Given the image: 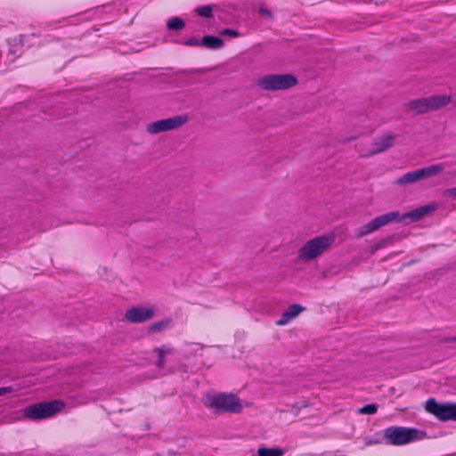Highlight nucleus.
<instances>
[{"label": "nucleus", "mask_w": 456, "mask_h": 456, "mask_svg": "<svg viewBox=\"0 0 456 456\" xmlns=\"http://www.w3.org/2000/svg\"><path fill=\"white\" fill-rule=\"evenodd\" d=\"M220 34L222 36H228L231 37H238L240 36V34L237 30H234L232 28H224L220 32Z\"/></svg>", "instance_id": "4be33fe9"}, {"label": "nucleus", "mask_w": 456, "mask_h": 456, "mask_svg": "<svg viewBox=\"0 0 456 456\" xmlns=\"http://www.w3.org/2000/svg\"><path fill=\"white\" fill-rule=\"evenodd\" d=\"M13 391V388L12 387H0V396L7 394V393H11Z\"/></svg>", "instance_id": "bb28decb"}, {"label": "nucleus", "mask_w": 456, "mask_h": 456, "mask_svg": "<svg viewBox=\"0 0 456 456\" xmlns=\"http://www.w3.org/2000/svg\"><path fill=\"white\" fill-rule=\"evenodd\" d=\"M443 196L445 198L456 199V187L446 189L443 191Z\"/></svg>", "instance_id": "5701e85b"}, {"label": "nucleus", "mask_w": 456, "mask_h": 456, "mask_svg": "<svg viewBox=\"0 0 456 456\" xmlns=\"http://www.w3.org/2000/svg\"><path fill=\"white\" fill-rule=\"evenodd\" d=\"M188 122L186 115H177L165 119H159L148 125L146 131L156 134L178 128Z\"/></svg>", "instance_id": "9d476101"}, {"label": "nucleus", "mask_w": 456, "mask_h": 456, "mask_svg": "<svg viewBox=\"0 0 456 456\" xmlns=\"http://www.w3.org/2000/svg\"><path fill=\"white\" fill-rule=\"evenodd\" d=\"M395 139V135L391 134H386L379 138L374 139L372 142L373 147L366 156H373L388 150L394 145Z\"/></svg>", "instance_id": "f8f14e48"}, {"label": "nucleus", "mask_w": 456, "mask_h": 456, "mask_svg": "<svg viewBox=\"0 0 456 456\" xmlns=\"http://www.w3.org/2000/svg\"><path fill=\"white\" fill-rule=\"evenodd\" d=\"M422 217H424V216L419 208H417L416 209H413L403 215H401L399 211H391L375 217L368 224L360 227L357 236L359 238L366 236L367 234L379 230L380 227L392 222L408 224L410 223L417 222Z\"/></svg>", "instance_id": "f257e3e1"}, {"label": "nucleus", "mask_w": 456, "mask_h": 456, "mask_svg": "<svg viewBox=\"0 0 456 456\" xmlns=\"http://www.w3.org/2000/svg\"><path fill=\"white\" fill-rule=\"evenodd\" d=\"M204 405L216 415L240 413L243 409L241 401L236 395L224 392L208 395L204 401Z\"/></svg>", "instance_id": "f03ea898"}, {"label": "nucleus", "mask_w": 456, "mask_h": 456, "mask_svg": "<svg viewBox=\"0 0 456 456\" xmlns=\"http://www.w3.org/2000/svg\"><path fill=\"white\" fill-rule=\"evenodd\" d=\"M195 12L198 15L206 17V18H211L213 17V8L211 5H203L197 7L195 9Z\"/></svg>", "instance_id": "6ab92c4d"}, {"label": "nucleus", "mask_w": 456, "mask_h": 456, "mask_svg": "<svg viewBox=\"0 0 456 456\" xmlns=\"http://www.w3.org/2000/svg\"><path fill=\"white\" fill-rule=\"evenodd\" d=\"M302 311H304V307L299 304L291 305L288 310L283 312L281 319L276 321V324L279 326H283L289 323L293 318L297 316Z\"/></svg>", "instance_id": "ddd939ff"}, {"label": "nucleus", "mask_w": 456, "mask_h": 456, "mask_svg": "<svg viewBox=\"0 0 456 456\" xmlns=\"http://www.w3.org/2000/svg\"><path fill=\"white\" fill-rule=\"evenodd\" d=\"M444 168L445 165L443 163L433 164L404 174L398 177L395 183L400 186H406L420 180L439 175L444 171Z\"/></svg>", "instance_id": "0eeeda50"}, {"label": "nucleus", "mask_w": 456, "mask_h": 456, "mask_svg": "<svg viewBox=\"0 0 456 456\" xmlns=\"http://www.w3.org/2000/svg\"><path fill=\"white\" fill-rule=\"evenodd\" d=\"M183 45H187V46H199V45H200V40H199L195 37H191V38L186 39L183 42Z\"/></svg>", "instance_id": "b1692460"}, {"label": "nucleus", "mask_w": 456, "mask_h": 456, "mask_svg": "<svg viewBox=\"0 0 456 456\" xmlns=\"http://www.w3.org/2000/svg\"><path fill=\"white\" fill-rule=\"evenodd\" d=\"M200 46H204L208 49H220L224 46V41L215 36H204L200 39Z\"/></svg>", "instance_id": "2eb2a0df"}, {"label": "nucleus", "mask_w": 456, "mask_h": 456, "mask_svg": "<svg viewBox=\"0 0 456 456\" xmlns=\"http://www.w3.org/2000/svg\"><path fill=\"white\" fill-rule=\"evenodd\" d=\"M153 353H155L157 356L155 365L157 368L161 369L166 364V356L172 354L174 353V349L167 346H161L159 347L154 348Z\"/></svg>", "instance_id": "4468645a"}, {"label": "nucleus", "mask_w": 456, "mask_h": 456, "mask_svg": "<svg viewBox=\"0 0 456 456\" xmlns=\"http://www.w3.org/2000/svg\"><path fill=\"white\" fill-rule=\"evenodd\" d=\"M297 84V77L292 74H268L259 77L256 85L262 90H286Z\"/></svg>", "instance_id": "423d86ee"}, {"label": "nucleus", "mask_w": 456, "mask_h": 456, "mask_svg": "<svg viewBox=\"0 0 456 456\" xmlns=\"http://www.w3.org/2000/svg\"><path fill=\"white\" fill-rule=\"evenodd\" d=\"M451 96L445 94L431 95L429 97L411 100L404 104V110L412 116L420 115L429 111L437 110L448 105Z\"/></svg>", "instance_id": "7ed1b4c3"}, {"label": "nucleus", "mask_w": 456, "mask_h": 456, "mask_svg": "<svg viewBox=\"0 0 456 456\" xmlns=\"http://www.w3.org/2000/svg\"><path fill=\"white\" fill-rule=\"evenodd\" d=\"M258 12H259V14H261V15H265V16H267L269 19H273V14H272L271 11H270V10H268V9H266V8H265V7H260V8L258 9Z\"/></svg>", "instance_id": "393cba45"}, {"label": "nucleus", "mask_w": 456, "mask_h": 456, "mask_svg": "<svg viewBox=\"0 0 456 456\" xmlns=\"http://www.w3.org/2000/svg\"><path fill=\"white\" fill-rule=\"evenodd\" d=\"M334 240L332 235L317 236L299 248L298 258L304 262L311 261L330 248Z\"/></svg>", "instance_id": "39448f33"}, {"label": "nucleus", "mask_w": 456, "mask_h": 456, "mask_svg": "<svg viewBox=\"0 0 456 456\" xmlns=\"http://www.w3.org/2000/svg\"><path fill=\"white\" fill-rule=\"evenodd\" d=\"M456 342V336L453 337H444L439 340V343H452Z\"/></svg>", "instance_id": "a878e982"}, {"label": "nucleus", "mask_w": 456, "mask_h": 456, "mask_svg": "<svg viewBox=\"0 0 456 456\" xmlns=\"http://www.w3.org/2000/svg\"><path fill=\"white\" fill-rule=\"evenodd\" d=\"M171 322L172 319L170 318H166L164 320L155 322L148 327V332L151 334L159 333L166 330L171 324Z\"/></svg>", "instance_id": "dca6fc26"}, {"label": "nucleus", "mask_w": 456, "mask_h": 456, "mask_svg": "<svg viewBox=\"0 0 456 456\" xmlns=\"http://www.w3.org/2000/svg\"><path fill=\"white\" fill-rule=\"evenodd\" d=\"M420 211L422 212L423 216H427L432 211H435L436 209V206L435 204H428L425 206L419 207Z\"/></svg>", "instance_id": "412c9836"}, {"label": "nucleus", "mask_w": 456, "mask_h": 456, "mask_svg": "<svg viewBox=\"0 0 456 456\" xmlns=\"http://www.w3.org/2000/svg\"><path fill=\"white\" fill-rule=\"evenodd\" d=\"M155 315L154 307L133 306L126 310L125 317L131 323H142L151 320Z\"/></svg>", "instance_id": "9b49d317"}, {"label": "nucleus", "mask_w": 456, "mask_h": 456, "mask_svg": "<svg viewBox=\"0 0 456 456\" xmlns=\"http://www.w3.org/2000/svg\"><path fill=\"white\" fill-rule=\"evenodd\" d=\"M425 410L441 421L456 420V403H438L435 398H429Z\"/></svg>", "instance_id": "6e6552de"}, {"label": "nucleus", "mask_w": 456, "mask_h": 456, "mask_svg": "<svg viewBox=\"0 0 456 456\" xmlns=\"http://www.w3.org/2000/svg\"><path fill=\"white\" fill-rule=\"evenodd\" d=\"M378 411V405L375 403L366 404L359 409V412L362 414H375Z\"/></svg>", "instance_id": "aec40b11"}, {"label": "nucleus", "mask_w": 456, "mask_h": 456, "mask_svg": "<svg viewBox=\"0 0 456 456\" xmlns=\"http://www.w3.org/2000/svg\"><path fill=\"white\" fill-rule=\"evenodd\" d=\"M419 430L413 428L389 427L384 430V437L393 445L408 444L419 438Z\"/></svg>", "instance_id": "1a4fd4ad"}, {"label": "nucleus", "mask_w": 456, "mask_h": 456, "mask_svg": "<svg viewBox=\"0 0 456 456\" xmlns=\"http://www.w3.org/2000/svg\"><path fill=\"white\" fill-rule=\"evenodd\" d=\"M184 27V20L179 17H173L167 22V28L168 30L179 31L183 29Z\"/></svg>", "instance_id": "a211bd4d"}, {"label": "nucleus", "mask_w": 456, "mask_h": 456, "mask_svg": "<svg viewBox=\"0 0 456 456\" xmlns=\"http://www.w3.org/2000/svg\"><path fill=\"white\" fill-rule=\"evenodd\" d=\"M64 406V403L61 400L33 403L24 408L23 418L30 420L47 419L60 412Z\"/></svg>", "instance_id": "20e7f679"}, {"label": "nucleus", "mask_w": 456, "mask_h": 456, "mask_svg": "<svg viewBox=\"0 0 456 456\" xmlns=\"http://www.w3.org/2000/svg\"><path fill=\"white\" fill-rule=\"evenodd\" d=\"M283 454L284 451L279 447H259L257 450V456H282Z\"/></svg>", "instance_id": "f3484780"}]
</instances>
